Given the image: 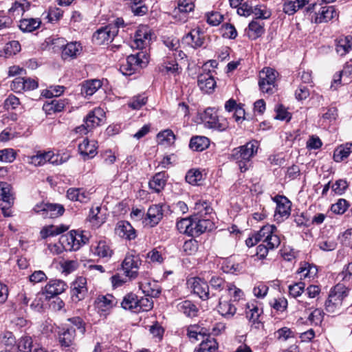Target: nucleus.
Returning a JSON list of instances; mask_svg holds the SVG:
<instances>
[{
    "label": "nucleus",
    "instance_id": "nucleus-1",
    "mask_svg": "<svg viewBox=\"0 0 352 352\" xmlns=\"http://www.w3.org/2000/svg\"><path fill=\"white\" fill-rule=\"evenodd\" d=\"M349 288L342 283H338L330 291L324 303V309L330 314H338L341 312L342 301L349 294Z\"/></svg>",
    "mask_w": 352,
    "mask_h": 352
},
{
    "label": "nucleus",
    "instance_id": "nucleus-2",
    "mask_svg": "<svg viewBox=\"0 0 352 352\" xmlns=\"http://www.w3.org/2000/svg\"><path fill=\"white\" fill-rule=\"evenodd\" d=\"M255 241H261L268 248H277L280 244V239L277 228L274 225H265L255 234Z\"/></svg>",
    "mask_w": 352,
    "mask_h": 352
},
{
    "label": "nucleus",
    "instance_id": "nucleus-3",
    "mask_svg": "<svg viewBox=\"0 0 352 352\" xmlns=\"http://www.w3.org/2000/svg\"><path fill=\"white\" fill-rule=\"evenodd\" d=\"M149 61L148 54L140 51L126 58V63L121 66V70L126 75H131L140 68L145 67Z\"/></svg>",
    "mask_w": 352,
    "mask_h": 352
},
{
    "label": "nucleus",
    "instance_id": "nucleus-4",
    "mask_svg": "<svg viewBox=\"0 0 352 352\" xmlns=\"http://www.w3.org/2000/svg\"><path fill=\"white\" fill-rule=\"evenodd\" d=\"M105 113L101 108H95L91 111L85 118V124L75 129L76 133L86 134L104 120Z\"/></svg>",
    "mask_w": 352,
    "mask_h": 352
},
{
    "label": "nucleus",
    "instance_id": "nucleus-5",
    "mask_svg": "<svg viewBox=\"0 0 352 352\" xmlns=\"http://www.w3.org/2000/svg\"><path fill=\"white\" fill-rule=\"evenodd\" d=\"M141 264L142 261L138 254L133 251L128 252L122 263V267L126 277L129 280L137 278Z\"/></svg>",
    "mask_w": 352,
    "mask_h": 352
},
{
    "label": "nucleus",
    "instance_id": "nucleus-6",
    "mask_svg": "<svg viewBox=\"0 0 352 352\" xmlns=\"http://www.w3.org/2000/svg\"><path fill=\"white\" fill-rule=\"evenodd\" d=\"M277 72L272 68L265 67L259 74L258 85L263 93L272 94L276 91Z\"/></svg>",
    "mask_w": 352,
    "mask_h": 352
},
{
    "label": "nucleus",
    "instance_id": "nucleus-7",
    "mask_svg": "<svg viewBox=\"0 0 352 352\" xmlns=\"http://www.w3.org/2000/svg\"><path fill=\"white\" fill-rule=\"evenodd\" d=\"M88 242V238L82 232L72 230L67 234L61 236V243L65 247V250L76 251Z\"/></svg>",
    "mask_w": 352,
    "mask_h": 352
},
{
    "label": "nucleus",
    "instance_id": "nucleus-8",
    "mask_svg": "<svg viewBox=\"0 0 352 352\" xmlns=\"http://www.w3.org/2000/svg\"><path fill=\"white\" fill-rule=\"evenodd\" d=\"M33 210L36 213H41L44 218H56L62 215L65 209L58 204L41 202L36 204Z\"/></svg>",
    "mask_w": 352,
    "mask_h": 352
},
{
    "label": "nucleus",
    "instance_id": "nucleus-9",
    "mask_svg": "<svg viewBox=\"0 0 352 352\" xmlns=\"http://www.w3.org/2000/svg\"><path fill=\"white\" fill-rule=\"evenodd\" d=\"M276 203L274 219L278 222H281L287 219L291 213V201L285 196L277 195L273 198Z\"/></svg>",
    "mask_w": 352,
    "mask_h": 352
},
{
    "label": "nucleus",
    "instance_id": "nucleus-10",
    "mask_svg": "<svg viewBox=\"0 0 352 352\" xmlns=\"http://www.w3.org/2000/svg\"><path fill=\"white\" fill-rule=\"evenodd\" d=\"M118 34L115 25H106L97 30L93 35V41L97 45H102L111 42Z\"/></svg>",
    "mask_w": 352,
    "mask_h": 352
},
{
    "label": "nucleus",
    "instance_id": "nucleus-11",
    "mask_svg": "<svg viewBox=\"0 0 352 352\" xmlns=\"http://www.w3.org/2000/svg\"><path fill=\"white\" fill-rule=\"evenodd\" d=\"M151 40V34L147 25L140 26L135 32L131 47L142 50L148 45Z\"/></svg>",
    "mask_w": 352,
    "mask_h": 352
},
{
    "label": "nucleus",
    "instance_id": "nucleus-12",
    "mask_svg": "<svg viewBox=\"0 0 352 352\" xmlns=\"http://www.w3.org/2000/svg\"><path fill=\"white\" fill-rule=\"evenodd\" d=\"M193 236H198L201 234L210 231L214 228L212 217H192Z\"/></svg>",
    "mask_w": 352,
    "mask_h": 352
},
{
    "label": "nucleus",
    "instance_id": "nucleus-13",
    "mask_svg": "<svg viewBox=\"0 0 352 352\" xmlns=\"http://www.w3.org/2000/svg\"><path fill=\"white\" fill-rule=\"evenodd\" d=\"M195 294L202 300H208L210 298V292L208 283L200 278H192L188 280Z\"/></svg>",
    "mask_w": 352,
    "mask_h": 352
},
{
    "label": "nucleus",
    "instance_id": "nucleus-14",
    "mask_svg": "<svg viewBox=\"0 0 352 352\" xmlns=\"http://www.w3.org/2000/svg\"><path fill=\"white\" fill-rule=\"evenodd\" d=\"M163 212L162 206L159 205H153L148 208L146 216L144 219L143 223L145 226L153 227L156 226L162 219Z\"/></svg>",
    "mask_w": 352,
    "mask_h": 352
},
{
    "label": "nucleus",
    "instance_id": "nucleus-15",
    "mask_svg": "<svg viewBox=\"0 0 352 352\" xmlns=\"http://www.w3.org/2000/svg\"><path fill=\"white\" fill-rule=\"evenodd\" d=\"M231 160L237 164L241 172L242 173L247 171L251 166V160L248 158L239 147L232 150Z\"/></svg>",
    "mask_w": 352,
    "mask_h": 352
},
{
    "label": "nucleus",
    "instance_id": "nucleus-16",
    "mask_svg": "<svg viewBox=\"0 0 352 352\" xmlns=\"http://www.w3.org/2000/svg\"><path fill=\"white\" fill-rule=\"evenodd\" d=\"M58 156H56L52 151H38L36 155L30 157V163L34 166H42L47 162L54 164H57Z\"/></svg>",
    "mask_w": 352,
    "mask_h": 352
},
{
    "label": "nucleus",
    "instance_id": "nucleus-17",
    "mask_svg": "<svg viewBox=\"0 0 352 352\" xmlns=\"http://www.w3.org/2000/svg\"><path fill=\"white\" fill-rule=\"evenodd\" d=\"M67 197L73 201L86 204L91 199V193L82 188H70L67 191Z\"/></svg>",
    "mask_w": 352,
    "mask_h": 352
},
{
    "label": "nucleus",
    "instance_id": "nucleus-18",
    "mask_svg": "<svg viewBox=\"0 0 352 352\" xmlns=\"http://www.w3.org/2000/svg\"><path fill=\"white\" fill-rule=\"evenodd\" d=\"M95 304L98 311L103 314L109 311L113 307H114L117 304V300L111 294L99 296L97 298Z\"/></svg>",
    "mask_w": 352,
    "mask_h": 352
},
{
    "label": "nucleus",
    "instance_id": "nucleus-19",
    "mask_svg": "<svg viewBox=\"0 0 352 352\" xmlns=\"http://www.w3.org/2000/svg\"><path fill=\"white\" fill-rule=\"evenodd\" d=\"M67 287L66 283L61 280H51L44 287L47 298H52L63 293Z\"/></svg>",
    "mask_w": 352,
    "mask_h": 352
},
{
    "label": "nucleus",
    "instance_id": "nucleus-20",
    "mask_svg": "<svg viewBox=\"0 0 352 352\" xmlns=\"http://www.w3.org/2000/svg\"><path fill=\"white\" fill-rule=\"evenodd\" d=\"M338 16V14L336 8L332 6H327L320 8L314 21L316 23H326Z\"/></svg>",
    "mask_w": 352,
    "mask_h": 352
},
{
    "label": "nucleus",
    "instance_id": "nucleus-21",
    "mask_svg": "<svg viewBox=\"0 0 352 352\" xmlns=\"http://www.w3.org/2000/svg\"><path fill=\"white\" fill-rule=\"evenodd\" d=\"M335 47L336 52L339 56H345L352 50V36H339L335 40Z\"/></svg>",
    "mask_w": 352,
    "mask_h": 352
},
{
    "label": "nucleus",
    "instance_id": "nucleus-22",
    "mask_svg": "<svg viewBox=\"0 0 352 352\" xmlns=\"http://www.w3.org/2000/svg\"><path fill=\"white\" fill-rule=\"evenodd\" d=\"M203 120L208 127L210 129H217L219 131L224 130L225 127L219 121L216 111L212 108H208L203 114Z\"/></svg>",
    "mask_w": 352,
    "mask_h": 352
},
{
    "label": "nucleus",
    "instance_id": "nucleus-23",
    "mask_svg": "<svg viewBox=\"0 0 352 352\" xmlns=\"http://www.w3.org/2000/svg\"><path fill=\"white\" fill-rule=\"evenodd\" d=\"M184 41L188 45L196 49L204 45V36L199 29H195L191 30L184 37Z\"/></svg>",
    "mask_w": 352,
    "mask_h": 352
},
{
    "label": "nucleus",
    "instance_id": "nucleus-24",
    "mask_svg": "<svg viewBox=\"0 0 352 352\" xmlns=\"http://www.w3.org/2000/svg\"><path fill=\"white\" fill-rule=\"evenodd\" d=\"M86 285L87 280L85 277H78L72 285V296H75L78 300L84 298L87 292Z\"/></svg>",
    "mask_w": 352,
    "mask_h": 352
},
{
    "label": "nucleus",
    "instance_id": "nucleus-25",
    "mask_svg": "<svg viewBox=\"0 0 352 352\" xmlns=\"http://www.w3.org/2000/svg\"><path fill=\"white\" fill-rule=\"evenodd\" d=\"M17 352H45L43 349L33 344L32 338L25 336L20 338L17 344Z\"/></svg>",
    "mask_w": 352,
    "mask_h": 352
},
{
    "label": "nucleus",
    "instance_id": "nucleus-26",
    "mask_svg": "<svg viewBox=\"0 0 352 352\" xmlns=\"http://www.w3.org/2000/svg\"><path fill=\"white\" fill-rule=\"evenodd\" d=\"M116 233L122 238L129 240L134 239L136 237L135 230L127 221H120L118 223Z\"/></svg>",
    "mask_w": 352,
    "mask_h": 352
},
{
    "label": "nucleus",
    "instance_id": "nucleus-27",
    "mask_svg": "<svg viewBox=\"0 0 352 352\" xmlns=\"http://www.w3.org/2000/svg\"><path fill=\"white\" fill-rule=\"evenodd\" d=\"M102 85V82L98 79L86 80L81 85V94L85 97L91 96L101 88Z\"/></svg>",
    "mask_w": 352,
    "mask_h": 352
},
{
    "label": "nucleus",
    "instance_id": "nucleus-28",
    "mask_svg": "<svg viewBox=\"0 0 352 352\" xmlns=\"http://www.w3.org/2000/svg\"><path fill=\"white\" fill-rule=\"evenodd\" d=\"M198 86L201 90L206 93L212 91L216 85L214 78L210 74H203L198 76Z\"/></svg>",
    "mask_w": 352,
    "mask_h": 352
},
{
    "label": "nucleus",
    "instance_id": "nucleus-29",
    "mask_svg": "<svg viewBox=\"0 0 352 352\" xmlns=\"http://www.w3.org/2000/svg\"><path fill=\"white\" fill-rule=\"evenodd\" d=\"M194 8L195 5L191 0H179L177 7L173 10L174 16L176 18L178 14H181L182 18H179V19L186 21V14L192 11Z\"/></svg>",
    "mask_w": 352,
    "mask_h": 352
},
{
    "label": "nucleus",
    "instance_id": "nucleus-30",
    "mask_svg": "<svg viewBox=\"0 0 352 352\" xmlns=\"http://www.w3.org/2000/svg\"><path fill=\"white\" fill-rule=\"evenodd\" d=\"M166 180V174L164 172H160L156 173L149 181L148 186L154 192L158 193L164 189Z\"/></svg>",
    "mask_w": 352,
    "mask_h": 352
},
{
    "label": "nucleus",
    "instance_id": "nucleus-31",
    "mask_svg": "<svg viewBox=\"0 0 352 352\" xmlns=\"http://www.w3.org/2000/svg\"><path fill=\"white\" fill-rule=\"evenodd\" d=\"M82 50L80 44L77 42H70L65 45L62 50V58L65 60L75 58Z\"/></svg>",
    "mask_w": 352,
    "mask_h": 352
},
{
    "label": "nucleus",
    "instance_id": "nucleus-32",
    "mask_svg": "<svg viewBox=\"0 0 352 352\" xmlns=\"http://www.w3.org/2000/svg\"><path fill=\"white\" fill-rule=\"evenodd\" d=\"M78 151L85 160L94 157L97 153L95 143H91L87 139L78 145Z\"/></svg>",
    "mask_w": 352,
    "mask_h": 352
},
{
    "label": "nucleus",
    "instance_id": "nucleus-33",
    "mask_svg": "<svg viewBox=\"0 0 352 352\" xmlns=\"http://www.w3.org/2000/svg\"><path fill=\"white\" fill-rule=\"evenodd\" d=\"M139 287L146 296L152 298L157 297L161 292L160 286L155 281H140Z\"/></svg>",
    "mask_w": 352,
    "mask_h": 352
},
{
    "label": "nucleus",
    "instance_id": "nucleus-34",
    "mask_svg": "<svg viewBox=\"0 0 352 352\" xmlns=\"http://www.w3.org/2000/svg\"><path fill=\"white\" fill-rule=\"evenodd\" d=\"M92 252L95 255L107 260L113 254L112 249L104 241H100L96 246H93Z\"/></svg>",
    "mask_w": 352,
    "mask_h": 352
},
{
    "label": "nucleus",
    "instance_id": "nucleus-35",
    "mask_svg": "<svg viewBox=\"0 0 352 352\" xmlns=\"http://www.w3.org/2000/svg\"><path fill=\"white\" fill-rule=\"evenodd\" d=\"M217 310L222 316L231 318L236 314V308L230 301L222 300L219 298Z\"/></svg>",
    "mask_w": 352,
    "mask_h": 352
},
{
    "label": "nucleus",
    "instance_id": "nucleus-36",
    "mask_svg": "<svg viewBox=\"0 0 352 352\" xmlns=\"http://www.w3.org/2000/svg\"><path fill=\"white\" fill-rule=\"evenodd\" d=\"M195 213L192 217H212V208L210 206L208 202L205 201H199L196 202L195 205Z\"/></svg>",
    "mask_w": 352,
    "mask_h": 352
},
{
    "label": "nucleus",
    "instance_id": "nucleus-37",
    "mask_svg": "<svg viewBox=\"0 0 352 352\" xmlns=\"http://www.w3.org/2000/svg\"><path fill=\"white\" fill-rule=\"evenodd\" d=\"M14 199L11 185L6 182H0V201L10 206L14 204Z\"/></svg>",
    "mask_w": 352,
    "mask_h": 352
},
{
    "label": "nucleus",
    "instance_id": "nucleus-38",
    "mask_svg": "<svg viewBox=\"0 0 352 352\" xmlns=\"http://www.w3.org/2000/svg\"><path fill=\"white\" fill-rule=\"evenodd\" d=\"M209 283L211 287V296H216L217 292H220L223 289L227 290V286L230 284L219 276H213Z\"/></svg>",
    "mask_w": 352,
    "mask_h": 352
},
{
    "label": "nucleus",
    "instance_id": "nucleus-39",
    "mask_svg": "<svg viewBox=\"0 0 352 352\" xmlns=\"http://www.w3.org/2000/svg\"><path fill=\"white\" fill-rule=\"evenodd\" d=\"M210 145V140L205 136H195L191 138L189 147L195 151H202Z\"/></svg>",
    "mask_w": 352,
    "mask_h": 352
},
{
    "label": "nucleus",
    "instance_id": "nucleus-40",
    "mask_svg": "<svg viewBox=\"0 0 352 352\" xmlns=\"http://www.w3.org/2000/svg\"><path fill=\"white\" fill-rule=\"evenodd\" d=\"M101 208L96 206L91 208L88 216V220L91 223L92 226L99 228L102 224L105 222V217L100 214Z\"/></svg>",
    "mask_w": 352,
    "mask_h": 352
},
{
    "label": "nucleus",
    "instance_id": "nucleus-41",
    "mask_svg": "<svg viewBox=\"0 0 352 352\" xmlns=\"http://www.w3.org/2000/svg\"><path fill=\"white\" fill-rule=\"evenodd\" d=\"M209 334V330L198 325L190 326L187 329V335L189 338L195 341L202 340Z\"/></svg>",
    "mask_w": 352,
    "mask_h": 352
},
{
    "label": "nucleus",
    "instance_id": "nucleus-42",
    "mask_svg": "<svg viewBox=\"0 0 352 352\" xmlns=\"http://www.w3.org/2000/svg\"><path fill=\"white\" fill-rule=\"evenodd\" d=\"M76 336V331L72 328H67L58 335V340L63 347H69L72 345Z\"/></svg>",
    "mask_w": 352,
    "mask_h": 352
},
{
    "label": "nucleus",
    "instance_id": "nucleus-43",
    "mask_svg": "<svg viewBox=\"0 0 352 352\" xmlns=\"http://www.w3.org/2000/svg\"><path fill=\"white\" fill-rule=\"evenodd\" d=\"M206 337V339H202L199 348L195 352H216L218 349V344L216 340L211 338L209 335Z\"/></svg>",
    "mask_w": 352,
    "mask_h": 352
},
{
    "label": "nucleus",
    "instance_id": "nucleus-44",
    "mask_svg": "<svg viewBox=\"0 0 352 352\" xmlns=\"http://www.w3.org/2000/svg\"><path fill=\"white\" fill-rule=\"evenodd\" d=\"M249 37L252 39H256L265 32L264 23L253 20L248 25Z\"/></svg>",
    "mask_w": 352,
    "mask_h": 352
},
{
    "label": "nucleus",
    "instance_id": "nucleus-45",
    "mask_svg": "<svg viewBox=\"0 0 352 352\" xmlns=\"http://www.w3.org/2000/svg\"><path fill=\"white\" fill-rule=\"evenodd\" d=\"M351 152L352 143H346L344 145H341L335 150L333 159L336 162H340L348 157Z\"/></svg>",
    "mask_w": 352,
    "mask_h": 352
},
{
    "label": "nucleus",
    "instance_id": "nucleus-46",
    "mask_svg": "<svg viewBox=\"0 0 352 352\" xmlns=\"http://www.w3.org/2000/svg\"><path fill=\"white\" fill-rule=\"evenodd\" d=\"M41 21L38 19H23L20 21L19 28L23 32H32L40 27Z\"/></svg>",
    "mask_w": 352,
    "mask_h": 352
},
{
    "label": "nucleus",
    "instance_id": "nucleus-47",
    "mask_svg": "<svg viewBox=\"0 0 352 352\" xmlns=\"http://www.w3.org/2000/svg\"><path fill=\"white\" fill-rule=\"evenodd\" d=\"M177 309L188 317H194L197 313V307L190 300H184L179 303Z\"/></svg>",
    "mask_w": 352,
    "mask_h": 352
},
{
    "label": "nucleus",
    "instance_id": "nucleus-48",
    "mask_svg": "<svg viewBox=\"0 0 352 352\" xmlns=\"http://www.w3.org/2000/svg\"><path fill=\"white\" fill-rule=\"evenodd\" d=\"M138 298L137 295L133 293L128 294L124 297L121 302L122 307L124 309H129L135 312V310H136L138 307Z\"/></svg>",
    "mask_w": 352,
    "mask_h": 352
},
{
    "label": "nucleus",
    "instance_id": "nucleus-49",
    "mask_svg": "<svg viewBox=\"0 0 352 352\" xmlns=\"http://www.w3.org/2000/svg\"><path fill=\"white\" fill-rule=\"evenodd\" d=\"M177 230L181 233L193 236L192 217L182 219L176 224Z\"/></svg>",
    "mask_w": 352,
    "mask_h": 352
},
{
    "label": "nucleus",
    "instance_id": "nucleus-50",
    "mask_svg": "<svg viewBox=\"0 0 352 352\" xmlns=\"http://www.w3.org/2000/svg\"><path fill=\"white\" fill-rule=\"evenodd\" d=\"M261 313L262 310L257 305L253 303L247 304L246 316L254 324H259V318Z\"/></svg>",
    "mask_w": 352,
    "mask_h": 352
},
{
    "label": "nucleus",
    "instance_id": "nucleus-51",
    "mask_svg": "<svg viewBox=\"0 0 352 352\" xmlns=\"http://www.w3.org/2000/svg\"><path fill=\"white\" fill-rule=\"evenodd\" d=\"M67 229V227L63 226H48L44 227L40 232L41 236L43 239H45L50 236H56L64 232Z\"/></svg>",
    "mask_w": 352,
    "mask_h": 352
},
{
    "label": "nucleus",
    "instance_id": "nucleus-52",
    "mask_svg": "<svg viewBox=\"0 0 352 352\" xmlns=\"http://www.w3.org/2000/svg\"><path fill=\"white\" fill-rule=\"evenodd\" d=\"M317 272L318 270L316 266L306 262L301 263L297 271L298 274H300V276L304 278L314 277Z\"/></svg>",
    "mask_w": 352,
    "mask_h": 352
},
{
    "label": "nucleus",
    "instance_id": "nucleus-53",
    "mask_svg": "<svg viewBox=\"0 0 352 352\" xmlns=\"http://www.w3.org/2000/svg\"><path fill=\"white\" fill-rule=\"evenodd\" d=\"M259 144L256 140H252L245 144L239 146L240 150L250 160L257 153Z\"/></svg>",
    "mask_w": 352,
    "mask_h": 352
},
{
    "label": "nucleus",
    "instance_id": "nucleus-54",
    "mask_svg": "<svg viewBox=\"0 0 352 352\" xmlns=\"http://www.w3.org/2000/svg\"><path fill=\"white\" fill-rule=\"evenodd\" d=\"M202 180L203 174L199 170H190L186 175V181L192 185H199Z\"/></svg>",
    "mask_w": 352,
    "mask_h": 352
},
{
    "label": "nucleus",
    "instance_id": "nucleus-55",
    "mask_svg": "<svg viewBox=\"0 0 352 352\" xmlns=\"http://www.w3.org/2000/svg\"><path fill=\"white\" fill-rule=\"evenodd\" d=\"M175 136L173 132L170 129L164 130L157 134V140L162 144H173L175 142Z\"/></svg>",
    "mask_w": 352,
    "mask_h": 352
},
{
    "label": "nucleus",
    "instance_id": "nucleus-56",
    "mask_svg": "<svg viewBox=\"0 0 352 352\" xmlns=\"http://www.w3.org/2000/svg\"><path fill=\"white\" fill-rule=\"evenodd\" d=\"M30 3L28 0H15L9 11L17 12L18 14H23L30 9Z\"/></svg>",
    "mask_w": 352,
    "mask_h": 352
},
{
    "label": "nucleus",
    "instance_id": "nucleus-57",
    "mask_svg": "<svg viewBox=\"0 0 352 352\" xmlns=\"http://www.w3.org/2000/svg\"><path fill=\"white\" fill-rule=\"evenodd\" d=\"M270 306L278 312H283L287 307V300L284 297L273 298L270 302Z\"/></svg>",
    "mask_w": 352,
    "mask_h": 352
},
{
    "label": "nucleus",
    "instance_id": "nucleus-58",
    "mask_svg": "<svg viewBox=\"0 0 352 352\" xmlns=\"http://www.w3.org/2000/svg\"><path fill=\"white\" fill-rule=\"evenodd\" d=\"M65 102L62 100H52L51 102L44 104L46 111L53 112H60L65 108Z\"/></svg>",
    "mask_w": 352,
    "mask_h": 352
},
{
    "label": "nucleus",
    "instance_id": "nucleus-59",
    "mask_svg": "<svg viewBox=\"0 0 352 352\" xmlns=\"http://www.w3.org/2000/svg\"><path fill=\"white\" fill-rule=\"evenodd\" d=\"M226 291L234 302L239 301L243 298V292L236 287L233 283H230V284L228 285Z\"/></svg>",
    "mask_w": 352,
    "mask_h": 352
},
{
    "label": "nucleus",
    "instance_id": "nucleus-60",
    "mask_svg": "<svg viewBox=\"0 0 352 352\" xmlns=\"http://www.w3.org/2000/svg\"><path fill=\"white\" fill-rule=\"evenodd\" d=\"M153 307V302L151 299L148 298H138V307L137 309L135 310V313H138L140 311H148L151 310Z\"/></svg>",
    "mask_w": 352,
    "mask_h": 352
},
{
    "label": "nucleus",
    "instance_id": "nucleus-61",
    "mask_svg": "<svg viewBox=\"0 0 352 352\" xmlns=\"http://www.w3.org/2000/svg\"><path fill=\"white\" fill-rule=\"evenodd\" d=\"M21 51V45L18 41H12L8 43L4 47V52L7 56H11Z\"/></svg>",
    "mask_w": 352,
    "mask_h": 352
},
{
    "label": "nucleus",
    "instance_id": "nucleus-62",
    "mask_svg": "<svg viewBox=\"0 0 352 352\" xmlns=\"http://www.w3.org/2000/svg\"><path fill=\"white\" fill-rule=\"evenodd\" d=\"M256 16V20L257 19H267L271 16V12L266 9L263 6H256L252 8V13Z\"/></svg>",
    "mask_w": 352,
    "mask_h": 352
},
{
    "label": "nucleus",
    "instance_id": "nucleus-63",
    "mask_svg": "<svg viewBox=\"0 0 352 352\" xmlns=\"http://www.w3.org/2000/svg\"><path fill=\"white\" fill-rule=\"evenodd\" d=\"M349 207L347 201L344 199H340L338 201L331 206V211L338 214H342L345 212Z\"/></svg>",
    "mask_w": 352,
    "mask_h": 352
},
{
    "label": "nucleus",
    "instance_id": "nucleus-64",
    "mask_svg": "<svg viewBox=\"0 0 352 352\" xmlns=\"http://www.w3.org/2000/svg\"><path fill=\"white\" fill-rule=\"evenodd\" d=\"M147 102V97L144 95L134 96L129 102V106L133 109H140Z\"/></svg>",
    "mask_w": 352,
    "mask_h": 352
}]
</instances>
